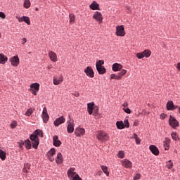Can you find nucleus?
<instances>
[{"instance_id":"nucleus-1","label":"nucleus","mask_w":180,"mask_h":180,"mask_svg":"<svg viewBox=\"0 0 180 180\" xmlns=\"http://www.w3.org/2000/svg\"><path fill=\"white\" fill-rule=\"evenodd\" d=\"M43 137V131L40 129H37L34 131V134L31 135L30 136V139L32 141V147L33 148L37 149V147H39V137Z\"/></svg>"},{"instance_id":"nucleus-2","label":"nucleus","mask_w":180,"mask_h":180,"mask_svg":"<svg viewBox=\"0 0 180 180\" xmlns=\"http://www.w3.org/2000/svg\"><path fill=\"white\" fill-rule=\"evenodd\" d=\"M96 138L102 143L109 140V136H108V134L103 131H99L96 135Z\"/></svg>"},{"instance_id":"nucleus-3","label":"nucleus","mask_w":180,"mask_h":180,"mask_svg":"<svg viewBox=\"0 0 180 180\" xmlns=\"http://www.w3.org/2000/svg\"><path fill=\"white\" fill-rule=\"evenodd\" d=\"M116 36H120V37H123L126 36V32H124V26L123 25H117L116 27Z\"/></svg>"},{"instance_id":"nucleus-4","label":"nucleus","mask_w":180,"mask_h":180,"mask_svg":"<svg viewBox=\"0 0 180 180\" xmlns=\"http://www.w3.org/2000/svg\"><path fill=\"white\" fill-rule=\"evenodd\" d=\"M169 126H172L173 129H176V127H179V122L172 117V115H170L169 119Z\"/></svg>"},{"instance_id":"nucleus-5","label":"nucleus","mask_w":180,"mask_h":180,"mask_svg":"<svg viewBox=\"0 0 180 180\" xmlns=\"http://www.w3.org/2000/svg\"><path fill=\"white\" fill-rule=\"evenodd\" d=\"M40 89V84L39 83H33L30 85V91L33 95H37V92H39Z\"/></svg>"},{"instance_id":"nucleus-6","label":"nucleus","mask_w":180,"mask_h":180,"mask_svg":"<svg viewBox=\"0 0 180 180\" xmlns=\"http://www.w3.org/2000/svg\"><path fill=\"white\" fill-rule=\"evenodd\" d=\"M93 19H95L101 25L103 20V17H102V13L98 11H96L93 15Z\"/></svg>"},{"instance_id":"nucleus-7","label":"nucleus","mask_w":180,"mask_h":180,"mask_svg":"<svg viewBox=\"0 0 180 180\" xmlns=\"http://www.w3.org/2000/svg\"><path fill=\"white\" fill-rule=\"evenodd\" d=\"M41 117L43 119L44 123H47L50 119V116L49 115V113H47V108L46 107H44L43 109Z\"/></svg>"},{"instance_id":"nucleus-8","label":"nucleus","mask_w":180,"mask_h":180,"mask_svg":"<svg viewBox=\"0 0 180 180\" xmlns=\"http://www.w3.org/2000/svg\"><path fill=\"white\" fill-rule=\"evenodd\" d=\"M54 155H56V149L51 148L46 154L47 158H49V161L52 162L54 161Z\"/></svg>"},{"instance_id":"nucleus-9","label":"nucleus","mask_w":180,"mask_h":180,"mask_svg":"<svg viewBox=\"0 0 180 180\" xmlns=\"http://www.w3.org/2000/svg\"><path fill=\"white\" fill-rule=\"evenodd\" d=\"M67 174H68V178H70V179H72L76 175H78V174L75 172V168L74 167L69 168Z\"/></svg>"},{"instance_id":"nucleus-10","label":"nucleus","mask_w":180,"mask_h":180,"mask_svg":"<svg viewBox=\"0 0 180 180\" xmlns=\"http://www.w3.org/2000/svg\"><path fill=\"white\" fill-rule=\"evenodd\" d=\"M84 72L87 77H89L90 78H94L95 77V74L94 72V70H92V68L88 66L85 70Z\"/></svg>"},{"instance_id":"nucleus-11","label":"nucleus","mask_w":180,"mask_h":180,"mask_svg":"<svg viewBox=\"0 0 180 180\" xmlns=\"http://www.w3.org/2000/svg\"><path fill=\"white\" fill-rule=\"evenodd\" d=\"M63 123H65V118H64V116H61V117L57 118L53 122V124L56 127H58V126H60V124H63Z\"/></svg>"},{"instance_id":"nucleus-12","label":"nucleus","mask_w":180,"mask_h":180,"mask_svg":"<svg viewBox=\"0 0 180 180\" xmlns=\"http://www.w3.org/2000/svg\"><path fill=\"white\" fill-rule=\"evenodd\" d=\"M68 133H74V120H69L68 122V127H67Z\"/></svg>"},{"instance_id":"nucleus-13","label":"nucleus","mask_w":180,"mask_h":180,"mask_svg":"<svg viewBox=\"0 0 180 180\" xmlns=\"http://www.w3.org/2000/svg\"><path fill=\"white\" fill-rule=\"evenodd\" d=\"M11 65L13 67H18L19 65V57L18 56H13L10 58Z\"/></svg>"},{"instance_id":"nucleus-14","label":"nucleus","mask_w":180,"mask_h":180,"mask_svg":"<svg viewBox=\"0 0 180 180\" xmlns=\"http://www.w3.org/2000/svg\"><path fill=\"white\" fill-rule=\"evenodd\" d=\"M178 105H174L173 101H168L167 103V110H174V109L178 108Z\"/></svg>"},{"instance_id":"nucleus-15","label":"nucleus","mask_w":180,"mask_h":180,"mask_svg":"<svg viewBox=\"0 0 180 180\" xmlns=\"http://www.w3.org/2000/svg\"><path fill=\"white\" fill-rule=\"evenodd\" d=\"M149 149L154 155H158V154H160V150H158V148L154 145H151L149 147Z\"/></svg>"},{"instance_id":"nucleus-16","label":"nucleus","mask_w":180,"mask_h":180,"mask_svg":"<svg viewBox=\"0 0 180 180\" xmlns=\"http://www.w3.org/2000/svg\"><path fill=\"white\" fill-rule=\"evenodd\" d=\"M122 68H123V65L115 63L112 65V71H115V72H117V71H120V70H122Z\"/></svg>"},{"instance_id":"nucleus-17","label":"nucleus","mask_w":180,"mask_h":180,"mask_svg":"<svg viewBox=\"0 0 180 180\" xmlns=\"http://www.w3.org/2000/svg\"><path fill=\"white\" fill-rule=\"evenodd\" d=\"M49 57L50 58V60H51V61H53V63L57 62V54L52 51H50L49 52Z\"/></svg>"},{"instance_id":"nucleus-18","label":"nucleus","mask_w":180,"mask_h":180,"mask_svg":"<svg viewBox=\"0 0 180 180\" xmlns=\"http://www.w3.org/2000/svg\"><path fill=\"white\" fill-rule=\"evenodd\" d=\"M53 146H55V147H60L61 146V141L58 140V136L57 135L53 136Z\"/></svg>"},{"instance_id":"nucleus-19","label":"nucleus","mask_w":180,"mask_h":180,"mask_svg":"<svg viewBox=\"0 0 180 180\" xmlns=\"http://www.w3.org/2000/svg\"><path fill=\"white\" fill-rule=\"evenodd\" d=\"M89 8L92 9V11H99V4L96 3V1H94L92 4L89 6Z\"/></svg>"},{"instance_id":"nucleus-20","label":"nucleus","mask_w":180,"mask_h":180,"mask_svg":"<svg viewBox=\"0 0 180 180\" xmlns=\"http://www.w3.org/2000/svg\"><path fill=\"white\" fill-rule=\"evenodd\" d=\"M94 106H95L94 103H89L87 104V110L89 114L92 115V113H94Z\"/></svg>"},{"instance_id":"nucleus-21","label":"nucleus","mask_w":180,"mask_h":180,"mask_svg":"<svg viewBox=\"0 0 180 180\" xmlns=\"http://www.w3.org/2000/svg\"><path fill=\"white\" fill-rule=\"evenodd\" d=\"M122 165L125 168H131V162L129 161L128 160H122Z\"/></svg>"},{"instance_id":"nucleus-22","label":"nucleus","mask_w":180,"mask_h":180,"mask_svg":"<svg viewBox=\"0 0 180 180\" xmlns=\"http://www.w3.org/2000/svg\"><path fill=\"white\" fill-rule=\"evenodd\" d=\"M63 76H60L58 77V79H57L56 77H53V84L54 85H60V84H61V82H63Z\"/></svg>"},{"instance_id":"nucleus-23","label":"nucleus","mask_w":180,"mask_h":180,"mask_svg":"<svg viewBox=\"0 0 180 180\" xmlns=\"http://www.w3.org/2000/svg\"><path fill=\"white\" fill-rule=\"evenodd\" d=\"M169 143H171V139L165 138L164 141L165 150H169Z\"/></svg>"},{"instance_id":"nucleus-24","label":"nucleus","mask_w":180,"mask_h":180,"mask_svg":"<svg viewBox=\"0 0 180 180\" xmlns=\"http://www.w3.org/2000/svg\"><path fill=\"white\" fill-rule=\"evenodd\" d=\"M6 61H8V57L2 53H0V64H5Z\"/></svg>"},{"instance_id":"nucleus-25","label":"nucleus","mask_w":180,"mask_h":180,"mask_svg":"<svg viewBox=\"0 0 180 180\" xmlns=\"http://www.w3.org/2000/svg\"><path fill=\"white\" fill-rule=\"evenodd\" d=\"M116 126L119 130H122V129H124V123H123L122 121H117L116 122Z\"/></svg>"},{"instance_id":"nucleus-26","label":"nucleus","mask_w":180,"mask_h":180,"mask_svg":"<svg viewBox=\"0 0 180 180\" xmlns=\"http://www.w3.org/2000/svg\"><path fill=\"white\" fill-rule=\"evenodd\" d=\"M69 18H70V21H69L70 25H72V23L75 22V15H74V13L69 14Z\"/></svg>"},{"instance_id":"nucleus-27","label":"nucleus","mask_w":180,"mask_h":180,"mask_svg":"<svg viewBox=\"0 0 180 180\" xmlns=\"http://www.w3.org/2000/svg\"><path fill=\"white\" fill-rule=\"evenodd\" d=\"M56 162H57V164H62L63 163V155L61 154V153H58Z\"/></svg>"},{"instance_id":"nucleus-28","label":"nucleus","mask_w":180,"mask_h":180,"mask_svg":"<svg viewBox=\"0 0 180 180\" xmlns=\"http://www.w3.org/2000/svg\"><path fill=\"white\" fill-rule=\"evenodd\" d=\"M96 70H97L98 74H100V75L105 74V72H106V69L103 66H101L100 68L99 67L96 68Z\"/></svg>"},{"instance_id":"nucleus-29","label":"nucleus","mask_w":180,"mask_h":180,"mask_svg":"<svg viewBox=\"0 0 180 180\" xmlns=\"http://www.w3.org/2000/svg\"><path fill=\"white\" fill-rule=\"evenodd\" d=\"M0 158L2 161L6 160V153L2 150H0Z\"/></svg>"},{"instance_id":"nucleus-30","label":"nucleus","mask_w":180,"mask_h":180,"mask_svg":"<svg viewBox=\"0 0 180 180\" xmlns=\"http://www.w3.org/2000/svg\"><path fill=\"white\" fill-rule=\"evenodd\" d=\"M23 144L28 150H30V148H32V142L30 141V140L25 141Z\"/></svg>"},{"instance_id":"nucleus-31","label":"nucleus","mask_w":180,"mask_h":180,"mask_svg":"<svg viewBox=\"0 0 180 180\" xmlns=\"http://www.w3.org/2000/svg\"><path fill=\"white\" fill-rule=\"evenodd\" d=\"M142 53L143 54V57H146V58H148V57L151 56V51H150L149 50H145Z\"/></svg>"},{"instance_id":"nucleus-32","label":"nucleus","mask_w":180,"mask_h":180,"mask_svg":"<svg viewBox=\"0 0 180 180\" xmlns=\"http://www.w3.org/2000/svg\"><path fill=\"white\" fill-rule=\"evenodd\" d=\"M101 169L103 171V172H104V174H105V175H107V176H109V172L108 171V167L106 166H101Z\"/></svg>"},{"instance_id":"nucleus-33","label":"nucleus","mask_w":180,"mask_h":180,"mask_svg":"<svg viewBox=\"0 0 180 180\" xmlns=\"http://www.w3.org/2000/svg\"><path fill=\"white\" fill-rule=\"evenodd\" d=\"M104 64H105V61H103L102 60H99L98 61L96 62V68L103 67L102 65H103Z\"/></svg>"},{"instance_id":"nucleus-34","label":"nucleus","mask_w":180,"mask_h":180,"mask_svg":"<svg viewBox=\"0 0 180 180\" xmlns=\"http://www.w3.org/2000/svg\"><path fill=\"white\" fill-rule=\"evenodd\" d=\"M126 74H127V70L123 69L120 72L118 73V76L120 77V79H122V77H124V75H126Z\"/></svg>"},{"instance_id":"nucleus-35","label":"nucleus","mask_w":180,"mask_h":180,"mask_svg":"<svg viewBox=\"0 0 180 180\" xmlns=\"http://www.w3.org/2000/svg\"><path fill=\"white\" fill-rule=\"evenodd\" d=\"M166 167H167V168H168V169H171V168H172V167H174L172 160H169L168 162H167Z\"/></svg>"},{"instance_id":"nucleus-36","label":"nucleus","mask_w":180,"mask_h":180,"mask_svg":"<svg viewBox=\"0 0 180 180\" xmlns=\"http://www.w3.org/2000/svg\"><path fill=\"white\" fill-rule=\"evenodd\" d=\"M24 7H25L26 9H28V8H30V0H25Z\"/></svg>"},{"instance_id":"nucleus-37","label":"nucleus","mask_w":180,"mask_h":180,"mask_svg":"<svg viewBox=\"0 0 180 180\" xmlns=\"http://www.w3.org/2000/svg\"><path fill=\"white\" fill-rule=\"evenodd\" d=\"M23 22H25L27 25H30V19L29 17L23 16L22 17Z\"/></svg>"},{"instance_id":"nucleus-38","label":"nucleus","mask_w":180,"mask_h":180,"mask_svg":"<svg viewBox=\"0 0 180 180\" xmlns=\"http://www.w3.org/2000/svg\"><path fill=\"white\" fill-rule=\"evenodd\" d=\"M171 136L172 140H174V141H176V140H178V135L176 132H172Z\"/></svg>"},{"instance_id":"nucleus-39","label":"nucleus","mask_w":180,"mask_h":180,"mask_svg":"<svg viewBox=\"0 0 180 180\" xmlns=\"http://www.w3.org/2000/svg\"><path fill=\"white\" fill-rule=\"evenodd\" d=\"M118 158H124V152L123 150H120L117 153Z\"/></svg>"},{"instance_id":"nucleus-40","label":"nucleus","mask_w":180,"mask_h":180,"mask_svg":"<svg viewBox=\"0 0 180 180\" xmlns=\"http://www.w3.org/2000/svg\"><path fill=\"white\" fill-rule=\"evenodd\" d=\"M111 79H120V76H119V75H115V74H112L111 75V77H110Z\"/></svg>"},{"instance_id":"nucleus-41","label":"nucleus","mask_w":180,"mask_h":180,"mask_svg":"<svg viewBox=\"0 0 180 180\" xmlns=\"http://www.w3.org/2000/svg\"><path fill=\"white\" fill-rule=\"evenodd\" d=\"M33 110H34L32 108H29L28 110H27L25 112V116H30L32 113H33Z\"/></svg>"},{"instance_id":"nucleus-42","label":"nucleus","mask_w":180,"mask_h":180,"mask_svg":"<svg viewBox=\"0 0 180 180\" xmlns=\"http://www.w3.org/2000/svg\"><path fill=\"white\" fill-rule=\"evenodd\" d=\"M11 129H15L16 128V126H18V122L16 121H13L11 124H10Z\"/></svg>"},{"instance_id":"nucleus-43","label":"nucleus","mask_w":180,"mask_h":180,"mask_svg":"<svg viewBox=\"0 0 180 180\" xmlns=\"http://www.w3.org/2000/svg\"><path fill=\"white\" fill-rule=\"evenodd\" d=\"M77 130L79 131V134H85V129L84 128H77Z\"/></svg>"},{"instance_id":"nucleus-44","label":"nucleus","mask_w":180,"mask_h":180,"mask_svg":"<svg viewBox=\"0 0 180 180\" xmlns=\"http://www.w3.org/2000/svg\"><path fill=\"white\" fill-rule=\"evenodd\" d=\"M136 57H137V58H139V60H141V58H143L144 55H143V52H141V53H136Z\"/></svg>"},{"instance_id":"nucleus-45","label":"nucleus","mask_w":180,"mask_h":180,"mask_svg":"<svg viewBox=\"0 0 180 180\" xmlns=\"http://www.w3.org/2000/svg\"><path fill=\"white\" fill-rule=\"evenodd\" d=\"M124 127H127V129H129L130 127V124L129 123V120H125L124 121Z\"/></svg>"},{"instance_id":"nucleus-46","label":"nucleus","mask_w":180,"mask_h":180,"mask_svg":"<svg viewBox=\"0 0 180 180\" xmlns=\"http://www.w3.org/2000/svg\"><path fill=\"white\" fill-rule=\"evenodd\" d=\"M123 110H124V112H125V113H128L129 115H130V113H131V110L129 108H124Z\"/></svg>"},{"instance_id":"nucleus-47","label":"nucleus","mask_w":180,"mask_h":180,"mask_svg":"<svg viewBox=\"0 0 180 180\" xmlns=\"http://www.w3.org/2000/svg\"><path fill=\"white\" fill-rule=\"evenodd\" d=\"M0 18H1V19H5V18H6V15L4 12L0 11Z\"/></svg>"},{"instance_id":"nucleus-48","label":"nucleus","mask_w":180,"mask_h":180,"mask_svg":"<svg viewBox=\"0 0 180 180\" xmlns=\"http://www.w3.org/2000/svg\"><path fill=\"white\" fill-rule=\"evenodd\" d=\"M141 176V175H140V174H136V176L134 177V180H139L140 179Z\"/></svg>"},{"instance_id":"nucleus-49","label":"nucleus","mask_w":180,"mask_h":180,"mask_svg":"<svg viewBox=\"0 0 180 180\" xmlns=\"http://www.w3.org/2000/svg\"><path fill=\"white\" fill-rule=\"evenodd\" d=\"M98 115V109H93V116H97Z\"/></svg>"},{"instance_id":"nucleus-50","label":"nucleus","mask_w":180,"mask_h":180,"mask_svg":"<svg viewBox=\"0 0 180 180\" xmlns=\"http://www.w3.org/2000/svg\"><path fill=\"white\" fill-rule=\"evenodd\" d=\"M72 180H82L81 177H79V175H76Z\"/></svg>"},{"instance_id":"nucleus-51","label":"nucleus","mask_w":180,"mask_h":180,"mask_svg":"<svg viewBox=\"0 0 180 180\" xmlns=\"http://www.w3.org/2000/svg\"><path fill=\"white\" fill-rule=\"evenodd\" d=\"M135 141H136V144H140V143H141V140H140V139L139 138V136H137L136 138H135Z\"/></svg>"},{"instance_id":"nucleus-52","label":"nucleus","mask_w":180,"mask_h":180,"mask_svg":"<svg viewBox=\"0 0 180 180\" xmlns=\"http://www.w3.org/2000/svg\"><path fill=\"white\" fill-rule=\"evenodd\" d=\"M166 117H167V115H165V114H164V113H162V114L160 115V119L164 120V119H165Z\"/></svg>"},{"instance_id":"nucleus-53","label":"nucleus","mask_w":180,"mask_h":180,"mask_svg":"<svg viewBox=\"0 0 180 180\" xmlns=\"http://www.w3.org/2000/svg\"><path fill=\"white\" fill-rule=\"evenodd\" d=\"M22 44H25V43H27V39L26 38H22Z\"/></svg>"},{"instance_id":"nucleus-54","label":"nucleus","mask_w":180,"mask_h":180,"mask_svg":"<svg viewBox=\"0 0 180 180\" xmlns=\"http://www.w3.org/2000/svg\"><path fill=\"white\" fill-rule=\"evenodd\" d=\"M22 172H24V174H27V168H26V166L22 169Z\"/></svg>"},{"instance_id":"nucleus-55","label":"nucleus","mask_w":180,"mask_h":180,"mask_svg":"<svg viewBox=\"0 0 180 180\" xmlns=\"http://www.w3.org/2000/svg\"><path fill=\"white\" fill-rule=\"evenodd\" d=\"M123 108H127V106H129V103L127 102H124L122 104Z\"/></svg>"},{"instance_id":"nucleus-56","label":"nucleus","mask_w":180,"mask_h":180,"mask_svg":"<svg viewBox=\"0 0 180 180\" xmlns=\"http://www.w3.org/2000/svg\"><path fill=\"white\" fill-rule=\"evenodd\" d=\"M16 19H18V22H22L23 20V17L20 18V17H16Z\"/></svg>"},{"instance_id":"nucleus-57","label":"nucleus","mask_w":180,"mask_h":180,"mask_svg":"<svg viewBox=\"0 0 180 180\" xmlns=\"http://www.w3.org/2000/svg\"><path fill=\"white\" fill-rule=\"evenodd\" d=\"M176 68L180 71V62L177 64Z\"/></svg>"},{"instance_id":"nucleus-58","label":"nucleus","mask_w":180,"mask_h":180,"mask_svg":"<svg viewBox=\"0 0 180 180\" xmlns=\"http://www.w3.org/2000/svg\"><path fill=\"white\" fill-rule=\"evenodd\" d=\"M53 68V65H48V70H50Z\"/></svg>"},{"instance_id":"nucleus-59","label":"nucleus","mask_w":180,"mask_h":180,"mask_svg":"<svg viewBox=\"0 0 180 180\" xmlns=\"http://www.w3.org/2000/svg\"><path fill=\"white\" fill-rule=\"evenodd\" d=\"M137 137H139L136 134H133V138L134 139H136V138H137Z\"/></svg>"},{"instance_id":"nucleus-60","label":"nucleus","mask_w":180,"mask_h":180,"mask_svg":"<svg viewBox=\"0 0 180 180\" xmlns=\"http://www.w3.org/2000/svg\"><path fill=\"white\" fill-rule=\"evenodd\" d=\"M75 134L78 137L79 136V134L77 133V131H75Z\"/></svg>"},{"instance_id":"nucleus-61","label":"nucleus","mask_w":180,"mask_h":180,"mask_svg":"<svg viewBox=\"0 0 180 180\" xmlns=\"http://www.w3.org/2000/svg\"><path fill=\"white\" fill-rule=\"evenodd\" d=\"M179 113H180V107H179Z\"/></svg>"},{"instance_id":"nucleus-62","label":"nucleus","mask_w":180,"mask_h":180,"mask_svg":"<svg viewBox=\"0 0 180 180\" xmlns=\"http://www.w3.org/2000/svg\"><path fill=\"white\" fill-rule=\"evenodd\" d=\"M134 126H137V124H136V122H134Z\"/></svg>"},{"instance_id":"nucleus-63","label":"nucleus","mask_w":180,"mask_h":180,"mask_svg":"<svg viewBox=\"0 0 180 180\" xmlns=\"http://www.w3.org/2000/svg\"><path fill=\"white\" fill-rule=\"evenodd\" d=\"M134 126H137V124H136V122H134Z\"/></svg>"},{"instance_id":"nucleus-64","label":"nucleus","mask_w":180,"mask_h":180,"mask_svg":"<svg viewBox=\"0 0 180 180\" xmlns=\"http://www.w3.org/2000/svg\"><path fill=\"white\" fill-rule=\"evenodd\" d=\"M0 37H1V33H0Z\"/></svg>"}]
</instances>
